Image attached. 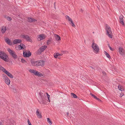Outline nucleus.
I'll use <instances>...</instances> for the list:
<instances>
[{"instance_id": "40", "label": "nucleus", "mask_w": 125, "mask_h": 125, "mask_svg": "<svg viewBox=\"0 0 125 125\" xmlns=\"http://www.w3.org/2000/svg\"><path fill=\"white\" fill-rule=\"evenodd\" d=\"M28 122L29 125H32L29 119L28 120Z\"/></svg>"}, {"instance_id": "27", "label": "nucleus", "mask_w": 125, "mask_h": 125, "mask_svg": "<svg viewBox=\"0 0 125 125\" xmlns=\"http://www.w3.org/2000/svg\"><path fill=\"white\" fill-rule=\"evenodd\" d=\"M47 122L48 123H49L50 125H51L52 124V122L51 120L49 118H47Z\"/></svg>"}, {"instance_id": "39", "label": "nucleus", "mask_w": 125, "mask_h": 125, "mask_svg": "<svg viewBox=\"0 0 125 125\" xmlns=\"http://www.w3.org/2000/svg\"><path fill=\"white\" fill-rule=\"evenodd\" d=\"M107 45H108V47L110 49L111 51H113V49L110 46V44H107Z\"/></svg>"}, {"instance_id": "3", "label": "nucleus", "mask_w": 125, "mask_h": 125, "mask_svg": "<svg viewBox=\"0 0 125 125\" xmlns=\"http://www.w3.org/2000/svg\"><path fill=\"white\" fill-rule=\"evenodd\" d=\"M106 27H105V29L106 31V34L108 35V36L110 38H112V33L110 27L107 24H106Z\"/></svg>"}, {"instance_id": "6", "label": "nucleus", "mask_w": 125, "mask_h": 125, "mask_svg": "<svg viewBox=\"0 0 125 125\" xmlns=\"http://www.w3.org/2000/svg\"><path fill=\"white\" fill-rule=\"evenodd\" d=\"M31 55V53L29 50H27L26 51H23V56L25 57H29Z\"/></svg>"}, {"instance_id": "50", "label": "nucleus", "mask_w": 125, "mask_h": 125, "mask_svg": "<svg viewBox=\"0 0 125 125\" xmlns=\"http://www.w3.org/2000/svg\"><path fill=\"white\" fill-rule=\"evenodd\" d=\"M69 112H67V115L68 116V115H69Z\"/></svg>"}, {"instance_id": "21", "label": "nucleus", "mask_w": 125, "mask_h": 125, "mask_svg": "<svg viewBox=\"0 0 125 125\" xmlns=\"http://www.w3.org/2000/svg\"><path fill=\"white\" fill-rule=\"evenodd\" d=\"M71 97L73 98H76L77 97V96L74 93H71Z\"/></svg>"}, {"instance_id": "51", "label": "nucleus", "mask_w": 125, "mask_h": 125, "mask_svg": "<svg viewBox=\"0 0 125 125\" xmlns=\"http://www.w3.org/2000/svg\"><path fill=\"white\" fill-rule=\"evenodd\" d=\"M81 11H82V12H83V10L82 9H81Z\"/></svg>"}, {"instance_id": "14", "label": "nucleus", "mask_w": 125, "mask_h": 125, "mask_svg": "<svg viewBox=\"0 0 125 125\" xmlns=\"http://www.w3.org/2000/svg\"><path fill=\"white\" fill-rule=\"evenodd\" d=\"M22 40L20 39H16L13 41V42L14 44H17L21 43Z\"/></svg>"}, {"instance_id": "47", "label": "nucleus", "mask_w": 125, "mask_h": 125, "mask_svg": "<svg viewBox=\"0 0 125 125\" xmlns=\"http://www.w3.org/2000/svg\"><path fill=\"white\" fill-rule=\"evenodd\" d=\"M102 73H103V74H104H104H106V73H105V72H104V71H103V72H102Z\"/></svg>"}, {"instance_id": "11", "label": "nucleus", "mask_w": 125, "mask_h": 125, "mask_svg": "<svg viewBox=\"0 0 125 125\" xmlns=\"http://www.w3.org/2000/svg\"><path fill=\"white\" fill-rule=\"evenodd\" d=\"M18 46L17 47L16 46V48L17 49V48H18V49L19 50H20L21 49H24L25 48H26L25 45L22 43H21L20 45H18Z\"/></svg>"}, {"instance_id": "31", "label": "nucleus", "mask_w": 125, "mask_h": 125, "mask_svg": "<svg viewBox=\"0 0 125 125\" xmlns=\"http://www.w3.org/2000/svg\"><path fill=\"white\" fill-rule=\"evenodd\" d=\"M32 18H30V17H28V21L29 22H32Z\"/></svg>"}, {"instance_id": "9", "label": "nucleus", "mask_w": 125, "mask_h": 125, "mask_svg": "<svg viewBox=\"0 0 125 125\" xmlns=\"http://www.w3.org/2000/svg\"><path fill=\"white\" fill-rule=\"evenodd\" d=\"M21 37L25 39L27 41L32 42V41L31 39L29 37V36L26 35H21Z\"/></svg>"}, {"instance_id": "42", "label": "nucleus", "mask_w": 125, "mask_h": 125, "mask_svg": "<svg viewBox=\"0 0 125 125\" xmlns=\"http://www.w3.org/2000/svg\"><path fill=\"white\" fill-rule=\"evenodd\" d=\"M95 99L97 100L98 101L100 102H101L102 101L100 99L98 98H97V97Z\"/></svg>"}, {"instance_id": "5", "label": "nucleus", "mask_w": 125, "mask_h": 125, "mask_svg": "<svg viewBox=\"0 0 125 125\" xmlns=\"http://www.w3.org/2000/svg\"><path fill=\"white\" fill-rule=\"evenodd\" d=\"M29 71L31 73H34L35 76L40 77H42L43 76V75L41 73L35 70L30 69L29 70Z\"/></svg>"}, {"instance_id": "10", "label": "nucleus", "mask_w": 125, "mask_h": 125, "mask_svg": "<svg viewBox=\"0 0 125 125\" xmlns=\"http://www.w3.org/2000/svg\"><path fill=\"white\" fill-rule=\"evenodd\" d=\"M47 48V46L45 45L41 46L38 51V54H41V52H43Z\"/></svg>"}, {"instance_id": "25", "label": "nucleus", "mask_w": 125, "mask_h": 125, "mask_svg": "<svg viewBox=\"0 0 125 125\" xmlns=\"http://www.w3.org/2000/svg\"><path fill=\"white\" fill-rule=\"evenodd\" d=\"M104 53L106 55L108 58H109V59L111 58V57L109 54L108 53H107L106 51H104Z\"/></svg>"}, {"instance_id": "35", "label": "nucleus", "mask_w": 125, "mask_h": 125, "mask_svg": "<svg viewBox=\"0 0 125 125\" xmlns=\"http://www.w3.org/2000/svg\"><path fill=\"white\" fill-rule=\"evenodd\" d=\"M45 93L47 94V96L48 99V100H49V101L50 102V100L49 99H50V95H49L48 94V93Z\"/></svg>"}, {"instance_id": "15", "label": "nucleus", "mask_w": 125, "mask_h": 125, "mask_svg": "<svg viewBox=\"0 0 125 125\" xmlns=\"http://www.w3.org/2000/svg\"><path fill=\"white\" fill-rule=\"evenodd\" d=\"M5 73L10 78H13V75L7 71L5 72Z\"/></svg>"}, {"instance_id": "4", "label": "nucleus", "mask_w": 125, "mask_h": 125, "mask_svg": "<svg viewBox=\"0 0 125 125\" xmlns=\"http://www.w3.org/2000/svg\"><path fill=\"white\" fill-rule=\"evenodd\" d=\"M92 47L93 49V52L97 54L99 52V49L98 45L96 44L94 42L92 43Z\"/></svg>"}, {"instance_id": "48", "label": "nucleus", "mask_w": 125, "mask_h": 125, "mask_svg": "<svg viewBox=\"0 0 125 125\" xmlns=\"http://www.w3.org/2000/svg\"><path fill=\"white\" fill-rule=\"evenodd\" d=\"M58 56H62V55H61V54H60L59 53H58Z\"/></svg>"}, {"instance_id": "28", "label": "nucleus", "mask_w": 125, "mask_h": 125, "mask_svg": "<svg viewBox=\"0 0 125 125\" xmlns=\"http://www.w3.org/2000/svg\"><path fill=\"white\" fill-rule=\"evenodd\" d=\"M6 28L5 27L4 29L2 28L1 29V31L3 33H4L6 31Z\"/></svg>"}, {"instance_id": "2", "label": "nucleus", "mask_w": 125, "mask_h": 125, "mask_svg": "<svg viewBox=\"0 0 125 125\" xmlns=\"http://www.w3.org/2000/svg\"><path fill=\"white\" fill-rule=\"evenodd\" d=\"M0 58L6 62H8V56L4 52L0 51Z\"/></svg>"}, {"instance_id": "38", "label": "nucleus", "mask_w": 125, "mask_h": 125, "mask_svg": "<svg viewBox=\"0 0 125 125\" xmlns=\"http://www.w3.org/2000/svg\"><path fill=\"white\" fill-rule=\"evenodd\" d=\"M7 17H8V18H7V19L8 20L10 21H11L12 20V18L11 17H10L9 16Z\"/></svg>"}, {"instance_id": "13", "label": "nucleus", "mask_w": 125, "mask_h": 125, "mask_svg": "<svg viewBox=\"0 0 125 125\" xmlns=\"http://www.w3.org/2000/svg\"><path fill=\"white\" fill-rule=\"evenodd\" d=\"M123 16L122 15H121L119 17V22L122 24L123 25H125L124 23V22Z\"/></svg>"}, {"instance_id": "1", "label": "nucleus", "mask_w": 125, "mask_h": 125, "mask_svg": "<svg viewBox=\"0 0 125 125\" xmlns=\"http://www.w3.org/2000/svg\"><path fill=\"white\" fill-rule=\"evenodd\" d=\"M39 94L40 97L39 98V100H38L39 102L41 104H46V96L45 95L44 93L41 92L39 93Z\"/></svg>"}, {"instance_id": "32", "label": "nucleus", "mask_w": 125, "mask_h": 125, "mask_svg": "<svg viewBox=\"0 0 125 125\" xmlns=\"http://www.w3.org/2000/svg\"><path fill=\"white\" fill-rule=\"evenodd\" d=\"M21 62L23 63H27L26 61L24 59L22 58L21 59Z\"/></svg>"}, {"instance_id": "45", "label": "nucleus", "mask_w": 125, "mask_h": 125, "mask_svg": "<svg viewBox=\"0 0 125 125\" xmlns=\"http://www.w3.org/2000/svg\"><path fill=\"white\" fill-rule=\"evenodd\" d=\"M56 2H55L54 4V7L56 9V5H55Z\"/></svg>"}, {"instance_id": "49", "label": "nucleus", "mask_w": 125, "mask_h": 125, "mask_svg": "<svg viewBox=\"0 0 125 125\" xmlns=\"http://www.w3.org/2000/svg\"><path fill=\"white\" fill-rule=\"evenodd\" d=\"M92 69H94V68L93 67H92V66H90V67Z\"/></svg>"}, {"instance_id": "12", "label": "nucleus", "mask_w": 125, "mask_h": 125, "mask_svg": "<svg viewBox=\"0 0 125 125\" xmlns=\"http://www.w3.org/2000/svg\"><path fill=\"white\" fill-rule=\"evenodd\" d=\"M119 52L122 55L125 57V52L123 48L121 47H119Z\"/></svg>"}, {"instance_id": "54", "label": "nucleus", "mask_w": 125, "mask_h": 125, "mask_svg": "<svg viewBox=\"0 0 125 125\" xmlns=\"http://www.w3.org/2000/svg\"><path fill=\"white\" fill-rule=\"evenodd\" d=\"M84 42H85V41H84Z\"/></svg>"}, {"instance_id": "46", "label": "nucleus", "mask_w": 125, "mask_h": 125, "mask_svg": "<svg viewBox=\"0 0 125 125\" xmlns=\"http://www.w3.org/2000/svg\"><path fill=\"white\" fill-rule=\"evenodd\" d=\"M9 16H4V17L5 18H6L7 19V18H8V17H8Z\"/></svg>"}, {"instance_id": "44", "label": "nucleus", "mask_w": 125, "mask_h": 125, "mask_svg": "<svg viewBox=\"0 0 125 125\" xmlns=\"http://www.w3.org/2000/svg\"><path fill=\"white\" fill-rule=\"evenodd\" d=\"M63 53H68V52L66 51H63Z\"/></svg>"}, {"instance_id": "7", "label": "nucleus", "mask_w": 125, "mask_h": 125, "mask_svg": "<svg viewBox=\"0 0 125 125\" xmlns=\"http://www.w3.org/2000/svg\"><path fill=\"white\" fill-rule=\"evenodd\" d=\"M2 76L3 77V78L5 80V82L8 85H9L10 82V81L9 79L7 76L5 74H3Z\"/></svg>"}, {"instance_id": "18", "label": "nucleus", "mask_w": 125, "mask_h": 125, "mask_svg": "<svg viewBox=\"0 0 125 125\" xmlns=\"http://www.w3.org/2000/svg\"><path fill=\"white\" fill-rule=\"evenodd\" d=\"M38 38H40V40H42L45 39V37L44 34H40L39 35Z\"/></svg>"}, {"instance_id": "41", "label": "nucleus", "mask_w": 125, "mask_h": 125, "mask_svg": "<svg viewBox=\"0 0 125 125\" xmlns=\"http://www.w3.org/2000/svg\"><path fill=\"white\" fill-rule=\"evenodd\" d=\"M13 91L15 93H16L17 92L16 89L15 88H13Z\"/></svg>"}, {"instance_id": "33", "label": "nucleus", "mask_w": 125, "mask_h": 125, "mask_svg": "<svg viewBox=\"0 0 125 125\" xmlns=\"http://www.w3.org/2000/svg\"><path fill=\"white\" fill-rule=\"evenodd\" d=\"M54 57L56 58H57L58 56V53H55L54 54Z\"/></svg>"}, {"instance_id": "52", "label": "nucleus", "mask_w": 125, "mask_h": 125, "mask_svg": "<svg viewBox=\"0 0 125 125\" xmlns=\"http://www.w3.org/2000/svg\"><path fill=\"white\" fill-rule=\"evenodd\" d=\"M0 125H2V124L0 122Z\"/></svg>"}, {"instance_id": "19", "label": "nucleus", "mask_w": 125, "mask_h": 125, "mask_svg": "<svg viewBox=\"0 0 125 125\" xmlns=\"http://www.w3.org/2000/svg\"><path fill=\"white\" fill-rule=\"evenodd\" d=\"M55 38L56 40L57 41H59L61 39V38L60 36L58 35L55 34Z\"/></svg>"}, {"instance_id": "36", "label": "nucleus", "mask_w": 125, "mask_h": 125, "mask_svg": "<svg viewBox=\"0 0 125 125\" xmlns=\"http://www.w3.org/2000/svg\"><path fill=\"white\" fill-rule=\"evenodd\" d=\"M90 94L95 99L97 97L94 95L93 94L91 93H90Z\"/></svg>"}, {"instance_id": "24", "label": "nucleus", "mask_w": 125, "mask_h": 125, "mask_svg": "<svg viewBox=\"0 0 125 125\" xmlns=\"http://www.w3.org/2000/svg\"><path fill=\"white\" fill-rule=\"evenodd\" d=\"M31 62L33 65H34L36 66V63H37V61H34L31 60Z\"/></svg>"}, {"instance_id": "34", "label": "nucleus", "mask_w": 125, "mask_h": 125, "mask_svg": "<svg viewBox=\"0 0 125 125\" xmlns=\"http://www.w3.org/2000/svg\"><path fill=\"white\" fill-rule=\"evenodd\" d=\"M51 40L50 39L48 40L47 41V44L48 45L50 44L51 43Z\"/></svg>"}, {"instance_id": "43", "label": "nucleus", "mask_w": 125, "mask_h": 125, "mask_svg": "<svg viewBox=\"0 0 125 125\" xmlns=\"http://www.w3.org/2000/svg\"><path fill=\"white\" fill-rule=\"evenodd\" d=\"M37 21V20L34 19H32V22Z\"/></svg>"}, {"instance_id": "37", "label": "nucleus", "mask_w": 125, "mask_h": 125, "mask_svg": "<svg viewBox=\"0 0 125 125\" xmlns=\"http://www.w3.org/2000/svg\"><path fill=\"white\" fill-rule=\"evenodd\" d=\"M124 95V93L122 92H121V93L120 94V97H121L123 95Z\"/></svg>"}, {"instance_id": "30", "label": "nucleus", "mask_w": 125, "mask_h": 125, "mask_svg": "<svg viewBox=\"0 0 125 125\" xmlns=\"http://www.w3.org/2000/svg\"><path fill=\"white\" fill-rule=\"evenodd\" d=\"M71 21V22L70 23V24H71V25L73 27H75V24H74V23L73 20H72V21Z\"/></svg>"}, {"instance_id": "22", "label": "nucleus", "mask_w": 125, "mask_h": 125, "mask_svg": "<svg viewBox=\"0 0 125 125\" xmlns=\"http://www.w3.org/2000/svg\"><path fill=\"white\" fill-rule=\"evenodd\" d=\"M118 88L119 90L121 91H123L124 90L123 88L122 87L121 85H119L118 86Z\"/></svg>"}, {"instance_id": "16", "label": "nucleus", "mask_w": 125, "mask_h": 125, "mask_svg": "<svg viewBox=\"0 0 125 125\" xmlns=\"http://www.w3.org/2000/svg\"><path fill=\"white\" fill-rule=\"evenodd\" d=\"M13 58L15 60L18 58V56L16 54L15 52H14L11 55Z\"/></svg>"}, {"instance_id": "8", "label": "nucleus", "mask_w": 125, "mask_h": 125, "mask_svg": "<svg viewBox=\"0 0 125 125\" xmlns=\"http://www.w3.org/2000/svg\"><path fill=\"white\" fill-rule=\"evenodd\" d=\"M36 64V66H43L44 64V61L43 60H40L37 61Z\"/></svg>"}, {"instance_id": "53", "label": "nucleus", "mask_w": 125, "mask_h": 125, "mask_svg": "<svg viewBox=\"0 0 125 125\" xmlns=\"http://www.w3.org/2000/svg\"><path fill=\"white\" fill-rule=\"evenodd\" d=\"M93 33H94V32H93Z\"/></svg>"}, {"instance_id": "23", "label": "nucleus", "mask_w": 125, "mask_h": 125, "mask_svg": "<svg viewBox=\"0 0 125 125\" xmlns=\"http://www.w3.org/2000/svg\"><path fill=\"white\" fill-rule=\"evenodd\" d=\"M0 69L3 72H4L5 73V72L7 70H6L3 67H2L0 65Z\"/></svg>"}, {"instance_id": "20", "label": "nucleus", "mask_w": 125, "mask_h": 125, "mask_svg": "<svg viewBox=\"0 0 125 125\" xmlns=\"http://www.w3.org/2000/svg\"><path fill=\"white\" fill-rule=\"evenodd\" d=\"M5 41L9 45H11V43H10V41L9 38H8L7 39H6Z\"/></svg>"}, {"instance_id": "26", "label": "nucleus", "mask_w": 125, "mask_h": 125, "mask_svg": "<svg viewBox=\"0 0 125 125\" xmlns=\"http://www.w3.org/2000/svg\"><path fill=\"white\" fill-rule=\"evenodd\" d=\"M7 51H8V52H9L10 55L14 52V51H13L12 50H11L10 48H8L7 50Z\"/></svg>"}, {"instance_id": "29", "label": "nucleus", "mask_w": 125, "mask_h": 125, "mask_svg": "<svg viewBox=\"0 0 125 125\" xmlns=\"http://www.w3.org/2000/svg\"><path fill=\"white\" fill-rule=\"evenodd\" d=\"M66 19H68L69 21H71L72 20V19L68 15H66Z\"/></svg>"}, {"instance_id": "17", "label": "nucleus", "mask_w": 125, "mask_h": 125, "mask_svg": "<svg viewBox=\"0 0 125 125\" xmlns=\"http://www.w3.org/2000/svg\"><path fill=\"white\" fill-rule=\"evenodd\" d=\"M38 109L36 111V115L39 118H42V116L41 114V113H40L38 111Z\"/></svg>"}]
</instances>
